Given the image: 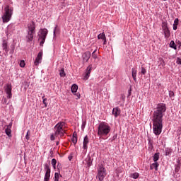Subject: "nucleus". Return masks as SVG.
Segmentation results:
<instances>
[{
  "label": "nucleus",
  "instance_id": "f257e3e1",
  "mask_svg": "<svg viewBox=\"0 0 181 181\" xmlns=\"http://www.w3.org/2000/svg\"><path fill=\"white\" fill-rule=\"evenodd\" d=\"M166 112V105L159 103L157 109L153 113V131L155 135H160L162 134V128H163V112Z\"/></svg>",
  "mask_w": 181,
  "mask_h": 181
},
{
  "label": "nucleus",
  "instance_id": "f03ea898",
  "mask_svg": "<svg viewBox=\"0 0 181 181\" xmlns=\"http://www.w3.org/2000/svg\"><path fill=\"white\" fill-rule=\"evenodd\" d=\"M111 131V127L105 122H101L98 127V135L104 136L108 135Z\"/></svg>",
  "mask_w": 181,
  "mask_h": 181
},
{
  "label": "nucleus",
  "instance_id": "7ed1b4c3",
  "mask_svg": "<svg viewBox=\"0 0 181 181\" xmlns=\"http://www.w3.org/2000/svg\"><path fill=\"white\" fill-rule=\"evenodd\" d=\"M13 13V8L9 7L8 5H7L4 8V14L3 15L2 21L4 23H6L11 21V18H12V15Z\"/></svg>",
  "mask_w": 181,
  "mask_h": 181
},
{
  "label": "nucleus",
  "instance_id": "20e7f679",
  "mask_svg": "<svg viewBox=\"0 0 181 181\" xmlns=\"http://www.w3.org/2000/svg\"><path fill=\"white\" fill-rule=\"evenodd\" d=\"M28 30L26 35L27 42H32L33 40V35H35V30L36 29V23L32 21L28 25Z\"/></svg>",
  "mask_w": 181,
  "mask_h": 181
},
{
  "label": "nucleus",
  "instance_id": "39448f33",
  "mask_svg": "<svg viewBox=\"0 0 181 181\" xmlns=\"http://www.w3.org/2000/svg\"><path fill=\"white\" fill-rule=\"evenodd\" d=\"M105 172H107V170H105V168H104V165L103 164L99 165L96 177H98L100 181H103L104 177L107 175Z\"/></svg>",
  "mask_w": 181,
  "mask_h": 181
},
{
  "label": "nucleus",
  "instance_id": "423d86ee",
  "mask_svg": "<svg viewBox=\"0 0 181 181\" xmlns=\"http://www.w3.org/2000/svg\"><path fill=\"white\" fill-rule=\"evenodd\" d=\"M46 36H47V29L41 30L40 34L38 35L39 39L41 40L40 42V46H43L46 40Z\"/></svg>",
  "mask_w": 181,
  "mask_h": 181
},
{
  "label": "nucleus",
  "instance_id": "0eeeda50",
  "mask_svg": "<svg viewBox=\"0 0 181 181\" xmlns=\"http://www.w3.org/2000/svg\"><path fill=\"white\" fill-rule=\"evenodd\" d=\"M44 166L45 170H46L44 181H49L50 180V166H49V164L47 163L45 164Z\"/></svg>",
  "mask_w": 181,
  "mask_h": 181
},
{
  "label": "nucleus",
  "instance_id": "6e6552de",
  "mask_svg": "<svg viewBox=\"0 0 181 181\" xmlns=\"http://www.w3.org/2000/svg\"><path fill=\"white\" fill-rule=\"evenodd\" d=\"M6 94H7L8 98H12V85L8 83L5 89Z\"/></svg>",
  "mask_w": 181,
  "mask_h": 181
},
{
  "label": "nucleus",
  "instance_id": "1a4fd4ad",
  "mask_svg": "<svg viewBox=\"0 0 181 181\" xmlns=\"http://www.w3.org/2000/svg\"><path fill=\"white\" fill-rule=\"evenodd\" d=\"M42 56H43V52H40L34 62L35 66H39V64L42 63Z\"/></svg>",
  "mask_w": 181,
  "mask_h": 181
},
{
  "label": "nucleus",
  "instance_id": "9d476101",
  "mask_svg": "<svg viewBox=\"0 0 181 181\" xmlns=\"http://www.w3.org/2000/svg\"><path fill=\"white\" fill-rule=\"evenodd\" d=\"M91 70H93V65H89L86 69V74L83 77V80H88V77H90V74L91 73Z\"/></svg>",
  "mask_w": 181,
  "mask_h": 181
},
{
  "label": "nucleus",
  "instance_id": "9b49d317",
  "mask_svg": "<svg viewBox=\"0 0 181 181\" xmlns=\"http://www.w3.org/2000/svg\"><path fill=\"white\" fill-rule=\"evenodd\" d=\"M90 57H91V52H90V51H87L86 52H84L82 55V58L83 62H88V60H90Z\"/></svg>",
  "mask_w": 181,
  "mask_h": 181
},
{
  "label": "nucleus",
  "instance_id": "f8f14e48",
  "mask_svg": "<svg viewBox=\"0 0 181 181\" xmlns=\"http://www.w3.org/2000/svg\"><path fill=\"white\" fill-rule=\"evenodd\" d=\"M119 114H121V110H119V107H115L112 110V115H115V118H117V117H118V115H119Z\"/></svg>",
  "mask_w": 181,
  "mask_h": 181
},
{
  "label": "nucleus",
  "instance_id": "ddd939ff",
  "mask_svg": "<svg viewBox=\"0 0 181 181\" xmlns=\"http://www.w3.org/2000/svg\"><path fill=\"white\" fill-rule=\"evenodd\" d=\"M98 39H102L104 40L103 45H107V37H105V34L102 33L98 35Z\"/></svg>",
  "mask_w": 181,
  "mask_h": 181
},
{
  "label": "nucleus",
  "instance_id": "4468645a",
  "mask_svg": "<svg viewBox=\"0 0 181 181\" xmlns=\"http://www.w3.org/2000/svg\"><path fill=\"white\" fill-rule=\"evenodd\" d=\"M3 50H5L6 54H8V52H9V48H8V42L6 40H4L2 43Z\"/></svg>",
  "mask_w": 181,
  "mask_h": 181
},
{
  "label": "nucleus",
  "instance_id": "2eb2a0df",
  "mask_svg": "<svg viewBox=\"0 0 181 181\" xmlns=\"http://www.w3.org/2000/svg\"><path fill=\"white\" fill-rule=\"evenodd\" d=\"M88 136H86L83 139V149H87V145L88 144Z\"/></svg>",
  "mask_w": 181,
  "mask_h": 181
},
{
  "label": "nucleus",
  "instance_id": "dca6fc26",
  "mask_svg": "<svg viewBox=\"0 0 181 181\" xmlns=\"http://www.w3.org/2000/svg\"><path fill=\"white\" fill-rule=\"evenodd\" d=\"M163 30L164 32L165 37L166 39H168V37H170V31L169 30V28H165V29H164Z\"/></svg>",
  "mask_w": 181,
  "mask_h": 181
},
{
  "label": "nucleus",
  "instance_id": "f3484780",
  "mask_svg": "<svg viewBox=\"0 0 181 181\" xmlns=\"http://www.w3.org/2000/svg\"><path fill=\"white\" fill-rule=\"evenodd\" d=\"M132 76L133 77V80L136 83V70L134 68L132 69Z\"/></svg>",
  "mask_w": 181,
  "mask_h": 181
},
{
  "label": "nucleus",
  "instance_id": "a211bd4d",
  "mask_svg": "<svg viewBox=\"0 0 181 181\" xmlns=\"http://www.w3.org/2000/svg\"><path fill=\"white\" fill-rule=\"evenodd\" d=\"M159 166V164L158 162H155L153 164L150 165V169L152 170L153 169H156V170H158V167Z\"/></svg>",
  "mask_w": 181,
  "mask_h": 181
},
{
  "label": "nucleus",
  "instance_id": "6ab92c4d",
  "mask_svg": "<svg viewBox=\"0 0 181 181\" xmlns=\"http://www.w3.org/2000/svg\"><path fill=\"white\" fill-rule=\"evenodd\" d=\"M71 90L72 93H77V90H78V86L76 84H73Z\"/></svg>",
  "mask_w": 181,
  "mask_h": 181
},
{
  "label": "nucleus",
  "instance_id": "aec40b11",
  "mask_svg": "<svg viewBox=\"0 0 181 181\" xmlns=\"http://www.w3.org/2000/svg\"><path fill=\"white\" fill-rule=\"evenodd\" d=\"M65 124H66V123L62 122L58 123L55 126V127H57L58 129H63V127H64Z\"/></svg>",
  "mask_w": 181,
  "mask_h": 181
},
{
  "label": "nucleus",
  "instance_id": "412c9836",
  "mask_svg": "<svg viewBox=\"0 0 181 181\" xmlns=\"http://www.w3.org/2000/svg\"><path fill=\"white\" fill-rule=\"evenodd\" d=\"M170 47L172 49H174V50H176L177 47H176V44L175 43V41L172 40L170 42Z\"/></svg>",
  "mask_w": 181,
  "mask_h": 181
},
{
  "label": "nucleus",
  "instance_id": "4be33fe9",
  "mask_svg": "<svg viewBox=\"0 0 181 181\" xmlns=\"http://www.w3.org/2000/svg\"><path fill=\"white\" fill-rule=\"evenodd\" d=\"M60 77H66V72H64V68L61 69L59 71Z\"/></svg>",
  "mask_w": 181,
  "mask_h": 181
},
{
  "label": "nucleus",
  "instance_id": "5701e85b",
  "mask_svg": "<svg viewBox=\"0 0 181 181\" xmlns=\"http://www.w3.org/2000/svg\"><path fill=\"white\" fill-rule=\"evenodd\" d=\"M158 160H159V153H156L153 155V161L154 162H158Z\"/></svg>",
  "mask_w": 181,
  "mask_h": 181
},
{
  "label": "nucleus",
  "instance_id": "b1692460",
  "mask_svg": "<svg viewBox=\"0 0 181 181\" xmlns=\"http://www.w3.org/2000/svg\"><path fill=\"white\" fill-rule=\"evenodd\" d=\"M57 163V160L55 158H53L51 161V164L54 169H56V164Z\"/></svg>",
  "mask_w": 181,
  "mask_h": 181
},
{
  "label": "nucleus",
  "instance_id": "393cba45",
  "mask_svg": "<svg viewBox=\"0 0 181 181\" xmlns=\"http://www.w3.org/2000/svg\"><path fill=\"white\" fill-rule=\"evenodd\" d=\"M131 177H132L133 179H138L139 177V173H134L133 174H131Z\"/></svg>",
  "mask_w": 181,
  "mask_h": 181
},
{
  "label": "nucleus",
  "instance_id": "a878e982",
  "mask_svg": "<svg viewBox=\"0 0 181 181\" xmlns=\"http://www.w3.org/2000/svg\"><path fill=\"white\" fill-rule=\"evenodd\" d=\"M5 132L6 134V135H8L9 137L12 136L11 129L6 128L5 129Z\"/></svg>",
  "mask_w": 181,
  "mask_h": 181
},
{
  "label": "nucleus",
  "instance_id": "bb28decb",
  "mask_svg": "<svg viewBox=\"0 0 181 181\" xmlns=\"http://www.w3.org/2000/svg\"><path fill=\"white\" fill-rule=\"evenodd\" d=\"M58 135H60V136H63V135H64V130H63V129H58Z\"/></svg>",
  "mask_w": 181,
  "mask_h": 181
},
{
  "label": "nucleus",
  "instance_id": "cd10ccee",
  "mask_svg": "<svg viewBox=\"0 0 181 181\" xmlns=\"http://www.w3.org/2000/svg\"><path fill=\"white\" fill-rule=\"evenodd\" d=\"M162 28H163V30L165 29H169L168 28V23L166 22H163Z\"/></svg>",
  "mask_w": 181,
  "mask_h": 181
},
{
  "label": "nucleus",
  "instance_id": "c85d7f7f",
  "mask_svg": "<svg viewBox=\"0 0 181 181\" xmlns=\"http://www.w3.org/2000/svg\"><path fill=\"white\" fill-rule=\"evenodd\" d=\"M71 141L74 145H76V144H77V137H72Z\"/></svg>",
  "mask_w": 181,
  "mask_h": 181
},
{
  "label": "nucleus",
  "instance_id": "c756f323",
  "mask_svg": "<svg viewBox=\"0 0 181 181\" xmlns=\"http://www.w3.org/2000/svg\"><path fill=\"white\" fill-rule=\"evenodd\" d=\"M54 181H59V173L54 174Z\"/></svg>",
  "mask_w": 181,
  "mask_h": 181
},
{
  "label": "nucleus",
  "instance_id": "7c9ffc66",
  "mask_svg": "<svg viewBox=\"0 0 181 181\" xmlns=\"http://www.w3.org/2000/svg\"><path fill=\"white\" fill-rule=\"evenodd\" d=\"M42 103L45 104V107H47V103H46V101H47V98H45V96H42Z\"/></svg>",
  "mask_w": 181,
  "mask_h": 181
},
{
  "label": "nucleus",
  "instance_id": "2f4dec72",
  "mask_svg": "<svg viewBox=\"0 0 181 181\" xmlns=\"http://www.w3.org/2000/svg\"><path fill=\"white\" fill-rule=\"evenodd\" d=\"M95 52H97V49L94 50L92 53V57L93 59H97V54H95Z\"/></svg>",
  "mask_w": 181,
  "mask_h": 181
},
{
  "label": "nucleus",
  "instance_id": "473e14b6",
  "mask_svg": "<svg viewBox=\"0 0 181 181\" xmlns=\"http://www.w3.org/2000/svg\"><path fill=\"white\" fill-rule=\"evenodd\" d=\"M169 96L170 98H172L173 97H175V93L173 91L170 90L169 92Z\"/></svg>",
  "mask_w": 181,
  "mask_h": 181
},
{
  "label": "nucleus",
  "instance_id": "72a5a7b5",
  "mask_svg": "<svg viewBox=\"0 0 181 181\" xmlns=\"http://www.w3.org/2000/svg\"><path fill=\"white\" fill-rule=\"evenodd\" d=\"M25 61H23V60L21 61V62H20V66H21V67H25Z\"/></svg>",
  "mask_w": 181,
  "mask_h": 181
},
{
  "label": "nucleus",
  "instance_id": "f704fd0d",
  "mask_svg": "<svg viewBox=\"0 0 181 181\" xmlns=\"http://www.w3.org/2000/svg\"><path fill=\"white\" fill-rule=\"evenodd\" d=\"M141 74H146V69H145L144 67H141Z\"/></svg>",
  "mask_w": 181,
  "mask_h": 181
},
{
  "label": "nucleus",
  "instance_id": "c9c22d12",
  "mask_svg": "<svg viewBox=\"0 0 181 181\" xmlns=\"http://www.w3.org/2000/svg\"><path fill=\"white\" fill-rule=\"evenodd\" d=\"M174 25H179V18H175V19Z\"/></svg>",
  "mask_w": 181,
  "mask_h": 181
},
{
  "label": "nucleus",
  "instance_id": "e433bc0d",
  "mask_svg": "<svg viewBox=\"0 0 181 181\" xmlns=\"http://www.w3.org/2000/svg\"><path fill=\"white\" fill-rule=\"evenodd\" d=\"M177 64H181V59L177 57L176 61Z\"/></svg>",
  "mask_w": 181,
  "mask_h": 181
},
{
  "label": "nucleus",
  "instance_id": "4c0bfd02",
  "mask_svg": "<svg viewBox=\"0 0 181 181\" xmlns=\"http://www.w3.org/2000/svg\"><path fill=\"white\" fill-rule=\"evenodd\" d=\"M128 93H129V94H128L127 97L131 96V94L132 93V89L131 88L129 89Z\"/></svg>",
  "mask_w": 181,
  "mask_h": 181
},
{
  "label": "nucleus",
  "instance_id": "58836bf2",
  "mask_svg": "<svg viewBox=\"0 0 181 181\" xmlns=\"http://www.w3.org/2000/svg\"><path fill=\"white\" fill-rule=\"evenodd\" d=\"M57 168L58 170L62 169V164L60 163H58Z\"/></svg>",
  "mask_w": 181,
  "mask_h": 181
},
{
  "label": "nucleus",
  "instance_id": "ea45409f",
  "mask_svg": "<svg viewBox=\"0 0 181 181\" xmlns=\"http://www.w3.org/2000/svg\"><path fill=\"white\" fill-rule=\"evenodd\" d=\"M25 139H27V141H29V131L27 132L25 135Z\"/></svg>",
  "mask_w": 181,
  "mask_h": 181
},
{
  "label": "nucleus",
  "instance_id": "a19ab883",
  "mask_svg": "<svg viewBox=\"0 0 181 181\" xmlns=\"http://www.w3.org/2000/svg\"><path fill=\"white\" fill-rule=\"evenodd\" d=\"M57 30V25H56L55 28H54V32H53L54 36H56V30Z\"/></svg>",
  "mask_w": 181,
  "mask_h": 181
},
{
  "label": "nucleus",
  "instance_id": "79ce46f5",
  "mask_svg": "<svg viewBox=\"0 0 181 181\" xmlns=\"http://www.w3.org/2000/svg\"><path fill=\"white\" fill-rule=\"evenodd\" d=\"M50 139H51V141H54V134H51Z\"/></svg>",
  "mask_w": 181,
  "mask_h": 181
},
{
  "label": "nucleus",
  "instance_id": "37998d69",
  "mask_svg": "<svg viewBox=\"0 0 181 181\" xmlns=\"http://www.w3.org/2000/svg\"><path fill=\"white\" fill-rule=\"evenodd\" d=\"M177 29V25L173 24V30H176Z\"/></svg>",
  "mask_w": 181,
  "mask_h": 181
},
{
  "label": "nucleus",
  "instance_id": "c03bdc74",
  "mask_svg": "<svg viewBox=\"0 0 181 181\" xmlns=\"http://www.w3.org/2000/svg\"><path fill=\"white\" fill-rule=\"evenodd\" d=\"M54 135H55V136H57V135H59V129L58 128L57 129V131L55 132Z\"/></svg>",
  "mask_w": 181,
  "mask_h": 181
},
{
  "label": "nucleus",
  "instance_id": "a18cd8bd",
  "mask_svg": "<svg viewBox=\"0 0 181 181\" xmlns=\"http://www.w3.org/2000/svg\"><path fill=\"white\" fill-rule=\"evenodd\" d=\"M73 137L74 138H77V132H74Z\"/></svg>",
  "mask_w": 181,
  "mask_h": 181
},
{
  "label": "nucleus",
  "instance_id": "49530a36",
  "mask_svg": "<svg viewBox=\"0 0 181 181\" xmlns=\"http://www.w3.org/2000/svg\"><path fill=\"white\" fill-rule=\"evenodd\" d=\"M117 139V134L114 135L112 137V141H115Z\"/></svg>",
  "mask_w": 181,
  "mask_h": 181
},
{
  "label": "nucleus",
  "instance_id": "de8ad7c7",
  "mask_svg": "<svg viewBox=\"0 0 181 181\" xmlns=\"http://www.w3.org/2000/svg\"><path fill=\"white\" fill-rule=\"evenodd\" d=\"M87 165H88V166H91V165H92L91 161H88V162L87 163Z\"/></svg>",
  "mask_w": 181,
  "mask_h": 181
},
{
  "label": "nucleus",
  "instance_id": "09e8293b",
  "mask_svg": "<svg viewBox=\"0 0 181 181\" xmlns=\"http://www.w3.org/2000/svg\"><path fill=\"white\" fill-rule=\"evenodd\" d=\"M178 44L180 45H179V49H180V47H181V42L180 41H178Z\"/></svg>",
  "mask_w": 181,
  "mask_h": 181
},
{
  "label": "nucleus",
  "instance_id": "8fccbe9b",
  "mask_svg": "<svg viewBox=\"0 0 181 181\" xmlns=\"http://www.w3.org/2000/svg\"><path fill=\"white\" fill-rule=\"evenodd\" d=\"M60 143L59 141H57L56 145H59Z\"/></svg>",
  "mask_w": 181,
  "mask_h": 181
},
{
  "label": "nucleus",
  "instance_id": "3c124183",
  "mask_svg": "<svg viewBox=\"0 0 181 181\" xmlns=\"http://www.w3.org/2000/svg\"><path fill=\"white\" fill-rule=\"evenodd\" d=\"M69 160H71V158L70 157L69 158Z\"/></svg>",
  "mask_w": 181,
  "mask_h": 181
},
{
  "label": "nucleus",
  "instance_id": "603ef678",
  "mask_svg": "<svg viewBox=\"0 0 181 181\" xmlns=\"http://www.w3.org/2000/svg\"><path fill=\"white\" fill-rule=\"evenodd\" d=\"M78 98H80V95H79V96H78Z\"/></svg>",
  "mask_w": 181,
  "mask_h": 181
},
{
  "label": "nucleus",
  "instance_id": "864d4df0",
  "mask_svg": "<svg viewBox=\"0 0 181 181\" xmlns=\"http://www.w3.org/2000/svg\"><path fill=\"white\" fill-rule=\"evenodd\" d=\"M163 1H166V0H163Z\"/></svg>",
  "mask_w": 181,
  "mask_h": 181
}]
</instances>
